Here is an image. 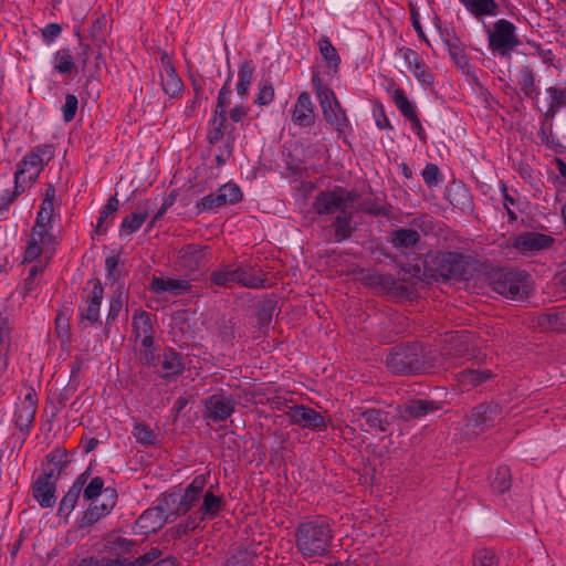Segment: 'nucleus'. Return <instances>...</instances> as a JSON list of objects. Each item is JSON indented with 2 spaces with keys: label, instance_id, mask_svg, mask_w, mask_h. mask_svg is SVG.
<instances>
[{
  "label": "nucleus",
  "instance_id": "obj_1",
  "mask_svg": "<svg viewBox=\"0 0 566 566\" xmlns=\"http://www.w3.org/2000/svg\"><path fill=\"white\" fill-rule=\"evenodd\" d=\"M295 546L305 559L328 556L334 539V531L326 516L318 515L301 522L295 532Z\"/></svg>",
  "mask_w": 566,
  "mask_h": 566
},
{
  "label": "nucleus",
  "instance_id": "obj_2",
  "mask_svg": "<svg viewBox=\"0 0 566 566\" xmlns=\"http://www.w3.org/2000/svg\"><path fill=\"white\" fill-rule=\"evenodd\" d=\"M385 365L396 375L420 374L436 366V357L431 347L420 343H401L390 348Z\"/></svg>",
  "mask_w": 566,
  "mask_h": 566
},
{
  "label": "nucleus",
  "instance_id": "obj_3",
  "mask_svg": "<svg viewBox=\"0 0 566 566\" xmlns=\"http://www.w3.org/2000/svg\"><path fill=\"white\" fill-rule=\"evenodd\" d=\"M490 284L494 292L513 301L527 298L533 292L531 275L518 269H499L492 274Z\"/></svg>",
  "mask_w": 566,
  "mask_h": 566
},
{
  "label": "nucleus",
  "instance_id": "obj_4",
  "mask_svg": "<svg viewBox=\"0 0 566 566\" xmlns=\"http://www.w3.org/2000/svg\"><path fill=\"white\" fill-rule=\"evenodd\" d=\"M209 282L210 286L229 287L233 283H238L249 289H263L265 287L266 279L261 270L245 265L234 266L226 264L210 273Z\"/></svg>",
  "mask_w": 566,
  "mask_h": 566
},
{
  "label": "nucleus",
  "instance_id": "obj_5",
  "mask_svg": "<svg viewBox=\"0 0 566 566\" xmlns=\"http://www.w3.org/2000/svg\"><path fill=\"white\" fill-rule=\"evenodd\" d=\"M489 48L492 52L503 57H509L512 51L521 44L516 34V27L506 19H500L493 23L489 31Z\"/></svg>",
  "mask_w": 566,
  "mask_h": 566
},
{
  "label": "nucleus",
  "instance_id": "obj_6",
  "mask_svg": "<svg viewBox=\"0 0 566 566\" xmlns=\"http://www.w3.org/2000/svg\"><path fill=\"white\" fill-rule=\"evenodd\" d=\"M434 271L447 280H465L470 273V258L459 252H442L433 259Z\"/></svg>",
  "mask_w": 566,
  "mask_h": 566
},
{
  "label": "nucleus",
  "instance_id": "obj_7",
  "mask_svg": "<svg viewBox=\"0 0 566 566\" xmlns=\"http://www.w3.org/2000/svg\"><path fill=\"white\" fill-rule=\"evenodd\" d=\"M502 406L497 402H482L475 406L465 422L468 434L479 436L492 428L502 416Z\"/></svg>",
  "mask_w": 566,
  "mask_h": 566
},
{
  "label": "nucleus",
  "instance_id": "obj_8",
  "mask_svg": "<svg viewBox=\"0 0 566 566\" xmlns=\"http://www.w3.org/2000/svg\"><path fill=\"white\" fill-rule=\"evenodd\" d=\"M54 157V147L52 145H39L28 154L14 174V184L20 182V178L29 172V180L35 181L44 165Z\"/></svg>",
  "mask_w": 566,
  "mask_h": 566
},
{
  "label": "nucleus",
  "instance_id": "obj_9",
  "mask_svg": "<svg viewBox=\"0 0 566 566\" xmlns=\"http://www.w3.org/2000/svg\"><path fill=\"white\" fill-rule=\"evenodd\" d=\"M237 401L224 390H219L203 400V417L213 423L226 421L234 412Z\"/></svg>",
  "mask_w": 566,
  "mask_h": 566
},
{
  "label": "nucleus",
  "instance_id": "obj_10",
  "mask_svg": "<svg viewBox=\"0 0 566 566\" xmlns=\"http://www.w3.org/2000/svg\"><path fill=\"white\" fill-rule=\"evenodd\" d=\"M353 413L354 421L364 420V423L359 424L361 430L373 434L387 432L392 420L388 411L378 408L356 407Z\"/></svg>",
  "mask_w": 566,
  "mask_h": 566
},
{
  "label": "nucleus",
  "instance_id": "obj_11",
  "mask_svg": "<svg viewBox=\"0 0 566 566\" xmlns=\"http://www.w3.org/2000/svg\"><path fill=\"white\" fill-rule=\"evenodd\" d=\"M38 402L36 391L33 388H29L24 398L17 403L14 424L24 437H28L33 428Z\"/></svg>",
  "mask_w": 566,
  "mask_h": 566
},
{
  "label": "nucleus",
  "instance_id": "obj_12",
  "mask_svg": "<svg viewBox=\"0 0 566 566\" xmlns=\"http://www.w3.org/2000/svg\"><path fill=\"white\" fill-rule=\"evenodd\" d=\"M117 497L118 495L115 489L106 488L104 490L102 501H99L98 499L91 501L90 506L84 512L81 518L80 527L92 526L101 518L107 516L115 507L117 503Z\"/></svg>",
  "mask_w": 566,
  "mask_h": 566
},
{
  "label": "nucleus",
  "instance_id": "obj_13",
  "mask_svg": "<svg viewBox=\"0 0 566 566\" xmlns=\"http://www.w3.org/2000/svg\"><path fill=\"white\" fill-rule=\"evenodd\" d=\"M554 243L553 237L534 231L522 232L512 240V247L523 255H533L549 249Z\"/></svg>",
  "mask_w": 566,
  "mask_h": 566
},
{
  "label": "nucleus",
  "instance_id": "obj_14",
  "mask_svg": "<svg viewBox=\"0 0 566 566\" xmlns=\"http://www.w3.org/2000/svg\"><path fill=\"white\" fill-rule=\"evenodd\" d=\"M56 475L52 471L41 472L31 484L32 496L42 509H51L56 503Z\"/></svg>",
  "mask_w": 566,
  "mask_h": 566
},
{
  "label": "nucleus",
  "instance_id": "obj_15",
  "mask_svg": "<svg viewBox=\"0 0 566 566\" xmlns=\"http://www.w3.org/2000/svg\"><path fill=\"white\" fill-rule=\"evenodd\" d=\"M208 247L199 244H186L179 251L177 255V266L186 272H196L203 269L208 263L207 256Z\"/></svg>",
  "mask_w": 566,
  "mask_h": 566
},
{
  "label": "nucleus",
  "instance_id": "obj_16",
  "mask_svg": "<svg viewBox=\"0 0 566 566\" xmlns=\"http://www.w3.org/2000/svg\"><path fill=\"white\" fill-rule=\"evenodd\" d=\"M286 415L292 424L301 428L311 429L313 431H323L326 429L324 417L311 407L295 405L290 408Z\"/></svg>",
  "mask_w": 566,
  "mask_h": 566
},
{
  "label": "nucleus",
  "instance_id": "obj_17",
  "mask_svg": "<svg viewBox=\"0 0 566 566\" xmlns=\"http://www.w3.org/2000/svg\"><path fill=\"white\" fill-rule=\"evenodd\" d=\"M51 228V226L34 222L24 251L23 262L31 263L43 253L44 247L49 245L53 239Z\"/></svg>",
  "mask_w": 566,
  "mask_h": 566
},
{
  "label": "nucleus",
  "instance_id": "obj_18",
  "mask_svg": "<svg viewBox=\"0 0 566 566\" xmlns=\"http://www.w3.org/2000/svg\"><path fill=\"white\" fill-rule=\"evenodd\" d=\"M469 337L464 332L448 335L441 345L440 354L446 360L458 364L462 358L470 356Z\"/></svg>",
  "mask_w": 566,
  "mask_h": 566
},
{
  "label": "nucleus",
  "instance_id": "obj_19",
  "mask_svg": "<svg viewBox=\"0 0 566 566\" xmlns=\"http://www.w3.org/2000/svg\"><path fill=\"white\" fill-rule=\"evenodd\" d=\"M104 295V287L99 280L94 281L93 290L86 298V305L80 308V324L83 327L88 322L90 324H101L99 321V307Z\"/></svg>",
  "mask_w": 566,
  "mask_h": 566
},
{
  "label": "nucleus",
  "instance_id": "obj_20",
  "mask_svg": "<svg viewBox=\"0 0 566 566\" xmlns=\"http://www.w3.org/2000/svg\"><path fill=\"white\" fill-rule=\"evenodd\" d=\"M439 409V402L429 399H411L407 402L398 405L396 408L397 417L403 421L419 419L429 412L437 411Z\"/></svg>",
  "mask_w": 566,
  "mask_h": 566
},
{
  "label": "nucleus",
  "instance_id": "obj_21",
  "mask_svg": "<svg viewBox=\"0 0 566 566\" xmlns=\"http://www.w3.org/2000/svg\"><path fill=\"white\" fill-rule=\"evenodd\" d=\"M206 484V476L202 474L197 475L185 489L184 494L176 506L175 514L181 516L190 512L198 504Z\"/></svg>",
  "mask_w": 566,
  "mask_h": 566
},
{
  "label": "nucleus",
  "instance_id": "obj_22",
  "mask_svg": "<svg viewBox=\"0 0 566 566\" xmlns=\"http://www.w3.org/2000/svg\"><path fill=\"white\" fill-rule=\"evenodd\" d=\"M135 548V541L118 535H109L105 539V549L111 555L106 559H119L123 566L132 563L129 558L134 556Z\"/></svg>",
  "mask_w": 566,
  "mask_h": 566
},
{
  "label": "nucleus",
  "instance_id": "obj_23",
  "mask_svg": "<svg viewBox=\"0 0 566 566\" xmlns=\"http://www.w3.org/2000/svg\"><path fill=\"white\" fill-rule=\"evenodd\" d=\"M355 209L354 207H347L342 209L337 216L333 219L331 227L334 230V241L343 242L353 235L356 231V223L354 222Z\"/></svg>",
  "mask_w": 566,
  "mask_h": 566
},
{
  "label": "nucleus",
  "instance_id": "obj_24",
  "mask_svg": "<svg viewBox=\"0 0 566 566\" xmlns=\"http://www.w3.org/2000/svg\"><path fill=\"white\" fill-rule=\"evenodd\" d=\"M150 289L156 294L170 293L174 296H181L191 291V284L185 279L154 276Z\"/></svg>",
  "mask_w": 566,
  "mask_h": 566
},
{
  "label": "nucleus",
  "instance_id": "obj_25",
  "mask_svg": "<svg viewBox=\"0 0 566 566\" xmlns=\"http://www.w3.org/2000/svg\"><path fill=\"white\" fill-rule=\"evenodd\" d=\"M400 55L405 60L407 67L412 72L413 76L423 85L433 83V75L427 70L424 62L419 54L410 48H401Z\"/></svg>",
  "mask_w": 566,
  "mask_h": 566
},
{
  "label": "nucleus",
  "instance_id": "obj_26",
  "mask_svg": "<svg viewBox=\"0 0 566 566\" xmlns=\"http://www.w3.org/2000/svg\"><path fill=\"white\" fill-rule=\"evenodd\" d=\"M292 120L301 127H311L315 123L314 106L307 92H302L294 105Z\"/></svg>",
  "mask_w": 566,
  "mask_h": 566
},
{
  "label": "nucleus",
  "instance_id": "obj_27",
  "mask_svg": "<svg viewBox=\"0 0 566 566\" xmlns=\"http://www.w3.org/2000/svg\"><path fill=\"white\" fill-rule=\"evenodd\" d=\"M133 331L136 338L140 339L145 348H150L154 345V326L153 315L148 312L142 311L136 313L133 317Z\"/></svg>",
  "mask_w": 566,
  "mask_h": 566
},
{
  "label": "nucleus",
  "instance_id": "obj_28",
  "mask_svg": "<svg viewBox=\"0 0 566 566\" xmlns=\"http://www.w3.org/2000/svg\"><path fill=\"white\" fill-rule=\"evenodd\" d=\"M313 208L317 214L327 216L335 212L338 213L345 207H343V199L335 189L318 192L313 202Z\"/></svg>",
  "mask_w": 566,
  "mask_h": 566
},
{
  "label": "nucleus",
  "instance_id": "obj_29",
  "mask_svg": "<svg viewBox=\"0 0 566 566\" xmlns=\"http://www.w3.org/2000/svg\"><path fill=\"white\" fill-rule=\"evenodd\" d=\"M169 522L166 510L158 505L146 510L137 520V525L144 533H155Z\"/></svg>",
  "mask_w": 566,
  "mask_h": 566
},
{
  "label": "nucleus",
  "instance_id": "obj_30",
  "mask_svg": "<svg viewBox=\"0 0 566 566\" xmlns=\"http://www.w3.org/2000/svg\"><path fill=\"white\" fill-rule=\"evenodd\" d=\"M492 377L493 374L489 369L465 368L457 374V381L461 390L469 391Z\"/></svg>",
  "mask_w": 566,
  "mask_h": 566
},
{
  "label": "nucleus",
  "instance_id": "obj_31",
  "mask_svg": "<svg viewBox=\"0 0 566 566\" xmlns=\"http://www.w3.org/2000/svg\"><path fill=\"white\" fill-rule=\"evenodd\" d=\"M170 335L172 340L181 348L189 347L196 339L193 326L187 318H175Z\"/></svg>",
  "mask_w": 566,
  "mask_h": 566
},
{
  "label": "nucleus",
  "instance_id": "obj_32",
  "mask_svg": "<svg viewBox=\"0 0 566 566\" xmlns=\"http://www.w3.org/2000/svg\"><path fill=\"white\" fill-rule=\"evenodd\" d=\"M449 202L462 211H470L473 208L472 196L462 182H452L447 189Z\"/></svg>",
  "mask_w": 566,
  "mask_h": 566
},
{
  "label": "nucleus",
  "instance_id": "obj_33",
  "mask_svg": "<svg viewBox=\"0 0 566 566\" xmlns=\"http://www.w3.org/2000/svg\"><path fill=\"white\" fill-rule=\"evenodd\" d=\"M90 38L92 40L93 45L96 49L95 59L98 61L102 57V50L107 44V18L105 14L99 15L92 23L88 29Z\"/></svg>",
  "mask_w": 566,
  "mask_h": 566
},
{
  "label": "nucleus",
  "instance_id": "obj_34",
  "mask_svg": "<svg viewBox=\"0 0 566 566\" xmlns=\"http://www.w3.org/2000/svg\"><path fill=\"white\" fill-rule=\"evenodd\" d=\"M538 325L554 332H566V306L555 307L539 315Z\"/></svg>",
  "mask_w": 566,
  "mask_h": 566
},
{
  "label": "nucleus",
  "instance_id": "obj_35",
  "mask_svg": "<svg viewBox=\"0 0 566 566\" xmlns=\"http://www.w3.org/2000/svg\"><path fill=\"white\" fill-rule=\"evenodd\" d=\"M444 43L448 48L449 55H450L451 60L453 61V63L463 73H469L470 72V63H469V59L464 51V45L461 42V40L458 36L452 35V36H449L448 39H446Z\"/></svg>",
  "mask_w": 566,
  "mask_h": 566
},
{
  "label": "nucleus",
  "instance_id": "obj_36",
  "mask_svg": "<svg viewBox=\"0 0 566 566\" xmlns=\"http://www.w3.org/2000/svg\"><path fill=\"white\" fill-rule=\"evenodd\" d=\"M322 112L325 120L338 133L344 134L349 127V120L346 116V112L338 101H335V105L329 107L324 106V111Z\"/></svg>",
  "mask_w": 566,
  "mask_h": 566
},
{
  "label": "nucleus",
  "instance_id": "obj_37",
  "mask_svg": "<svg viewBox=\"0 0 566 566\" xmlns=\"http://www.w3.org/2000/svg\"><path fill=\"white\" fill-rule=\"evenodd\" d=\"M419 241L420 234L416 229L401 228L390 232V243L400 251L412 249Z\"/></svg>",
  "mask_w": 566,
  "mask_h": 566
},
{
  "label": "nucleus",
  "instance_id": "obj_38",
  "mask_svg": "<svg viewBox=\"0 0 566 566\" xmlns=\"http://www.w3.org/2000/svg\"><path fill=\"white\" fill-rule=\"evenodd\" d=\"M149 202L150 201L147 200L143 208L140 206L139 212H134L123 219L119 230L120 235H130L142 228L149 216Z\"/></svg>",
  "mask_w": 566,
  "mask_h": 566
},
{
  "label": "nucleus",
  "instance_id": "obj_39",
  "mask_svg": "<svg viewBox=\"0 0 566 566\" xmlns=\"http://www.w3.org/2000/svg\"><path fill=\"white\" fill-rule=\"evenodd\" d=\"M465 9L475 18L496 15L499 4L494 0H459Z\"/></svg>",
  "mask_w": 566,
  "mask_h": 566
},
{
  "label": "nucleus",
  "instance_id": "obj_40",
  "mask_svg": "<svg viewBox=\"0 0 566 566\" xmlns=\"http://www.w3.org/2000/svg\"><path fill=\"white\" fill-rule=\"evenodd\" d=\"M160 364L165 378L180 375L185 368L182 356L172 349L164 352Z\"/></svg>",
  "mask_w": 566,
  "mask_h": 566
},
{
  "label": "nucleus",
  "instance_id": "obj_41",
  "mask_svg": "<svg viewBox=\"0 0 566 566\" xmlns=\"http://www.w3.org/2000/svg\"><path fill=\"white\" fill-rule=\"evenodd\" d=\"M517 82L523 94L533 101H537L539 88L535 84V74L530 66H523L517 74Z\"/></svg>",
  "mask_w": 566,
  "mask_h": 566
},
{
  "label": "nucleus",
  "instance_id": "obj_42",
  "mask_svg": "<svg viewBox=\"0 0 566 566\" xmlns=\"http://www.w3.org/2000/svg\"><path fill=\"white\" fill-rule=\"evenodd\" d=\"M227 114H217L213 112L212 118L208 123L207 140L210 145L220 143L227 130Z\"/></svg>",
  "mask_w": 566,
  "mask_h": 566
},
{
  "label": "nucleus",
  "instance_id": "obj_43",
  "mask_svg": "<svg viewBox=\"0 0 566 566\" xmlns=\"http://www.w3.org/2000/svg\"><path fill=\"white\" fill-rule=\"evenodd\" d=\"M46 460L48 463L42 468L41 472L48 473L52 471V475H56V481H59L69 464L67 454L61 449H55L46 455Z\"/></svg>",
  "mask_w": 566,
  "mask_h": 566
},
{
  "label": "nucleus",
  "instance_id": "obj_44",
  "mask_svg": "<svg viewBox=\"0 0 566 566\" xmlns=\"http://www.w3.org/2000/svg\"><path fill=\"white\" fill-rule=\"evenodd\" d=\"M224 506V501L221 496L214 495L211 491H207L203 495L202 503L198 510L199 516L214 518Z\"/></svg>",
  "mask_w": 566,
  "mask_h": 566
},
{
  "label": "nucleus",
  "instance_id": "obj_45",
  "mask_svg": "<svg viewBox=\"0 0 566 566\" xmlns=\"http://www.w3.org/2000/svg\"><path fill=\"white\" fill-rule=\"evenodd\" d=\"M490 485L493 492L503 494L509 491L512 485L511 470L506 465H500L490 476Z\"/></svg>",
  "mask_w": 566,
  "mask_h": 566
},
{
  "label": "nucleus",
  "instance_id": "obj_46",
  "mask_svg": "<svg viewBox=\"0 0 566 566\" xmlns=\"http://www.w3.org/2000/svg\"><path fill=\"white\" fill-rule=\"evenodd\" d=\"M255 67L252 61H244L238 72L239 81L237 83V93L240 97H247L249 93V86L253 81Z\"/></svg>",
  "mask_w": 566,
  "mask_h": 566
},
{
  "label": "nucleus",
  "instance_id": "obj_47",
  "mask_svg": "<svg viewBox=\"0 0 566 566\" xmlns=\"http://www.w3.org/2000/svg\"><path fill=\"white\" fill-rule=\"evenodd\" d=\"M161 87L163 91L172 98H177L181 95L184 90V83L178 76L176 70L161 72Z\"/></svg>",
  "mask_w": 566,
  "mask_h": 566
},
{
  "label": "nucleus",
  "instance_id": "obj_48",
  "mask_svg": "<svg viewBox=\"0 0 566 566\" xmlns=\"http://www.w3.org/2000/svg\"><path fill=\"white\" fill-rule=\"evenodd\" d=\"M126 300L127 293L124 287V284H118L109 300V308L106 317V325H112L117 319Z\"/></svg>",
  "mask_w": 566,
  "mask_h": 566
},
{
  "label": "nucleus",
  "instance_id": "obj_49",
  "mask_svg": "<svg viewBox=\"0 0 566 566\" xmlns=\"http://www.w3.org/2000/svg\"><path fill=\"white\" fill-rule=\"evenodd\" d=\"M546 93L549 95L546 116L554 117L559 109L566 107V86H549L546 88Z\"/></svg>",
  "mask_w": 566,
  "mask_h": 566
},
{
  "label": "nucleus",
  "instance_id": "obj_50",
  "mask_svg": "<svg viewBox=\"0 0 566 566\" xmlns=\"http://www.w3.org/2000/svg\"><path fill=\"white\" fill-rule=\"evenodd\" d=\"M11 344L10 326L7 319L0 318V373L8 367Z\"/></svg>",
  "mask_w": 566,
  "mask_h": 566
},
{
  "label": "nucleus",
  "instance_id": "obj_51",
  "mask_svg": "<svg viewBox=\"0 0 566 566\" xmlns=\"http://www.w3.org/2000/svg\"><path fill=\"white\" fill-rule=\"evenodd\" d=\"M318 46L323 59L325 60L327 66L333 71V73H337L340 57L337 53V50L332 44L328 38L323 36L318 41Z\"/></svg>",
  "mask_w": 566,
  "mask_h": 566
},
{
  "label": "nucleus",
  "instance_id": "obj_52",
  "mask_svg": "<svg viewBox=\"0 0 566 566\" xmlns=\"http://www.w3.org/2000/svg\"><path fill=\"white\" fill-rule=\"evenodd\" d=\"M218 335L224 344L232 346L237 337L241 336L235 319L233 317H222L218 322Z\"/></svg>",
  "mask_w": 566,
  "mask_h": 566
},
{
  "label": "nucleus",
  "instance_id": "obj_53",
  "mask_svg": "<svg viewBox=\"0 0 566 566\" xmlns=\"http://www.w3.org/2000/svg\"><path fill=\"white\" fill-rule=\"evenodd\" d=\"M391 97L396 107L399 109V112L406 119H410L417 115L416 106L413 105V103L409 101L402 88H395Z\"/></svg>",
  "mask_w": 566,
  "mask_h": 566
},
{
  "label": "nucleus",
  "instance_id": "obj_54",
  "mask_svg": "<svg viewBox=\"0 0 566 566\" xmlns=\"http://www.w3.org/2000/svg\"><path fill=\"white\" fill-rule=\"evenodd\" d=\"M78 485L80 484H72V486L69 489L66 494L61 500L57 512L60 516L67 517L74 510L81 495V486Z\"/></svg>",
  "mask_w": 566,
  "mask_h": 566
},
{
  "label": "nucleus",
  "instance_id": "obj_55",
  "mask_svg": "<svg viewBox=\"0 0 566 566\" xmlns=\"http://www.w3.org/2000/svg\"><path fill=\"white\" fill-rule=\"evenodd\" d=\"M312 83L316 91L322 111H324V106L329 107L332 105H335V101H338L335 96V93L333 92V90L322 84V81L317 74L313 76Z\"/></svg>",
  "mask_w": 566,
  "mask_h": 566
},
{
  "label": "nucleus",
  "instance_id": "obj_56",
  "mask_svg": "<svg viewBox=\"0 0 566 566\" xmlns=\"http://www.w3.org/2000/svg\"><path fill=\"white\" fill-rule=\"evenodd\" d=\"M54 69L61 74H69L75 69V62L70 49L64 48L55 53Z\"/></svg>",
  "mask_w": 566,
  "mask_h": 566
},
{
  "label": "nucleus",
  "instance_id": "obj_57",
  "mask_svg": "<svg viewBox=\"0 0 566 566\" xmlns=\"http://www.w3.org/2000/svg\"><path fill=\"white\" fill-rule=\"evenodd\" d=\"M133 436L143 446H154L158 438L157 433L148 424L142 422L135 423Z\"/></svg>",
  "mask_w": 566,
  "mask_h": 566
},
{
  "label": "nucleus",
  "instance_id": "obj_58",
  "mask_svg": "<svg viewBox=\"0 0 566 566\" xmlns=\"http://www.w3.org/2000/svg\"><path fill=\"white\" fill-rule=\"evenodd\" d=\"M360 211L375 217L381 216L389 218L392 214V206L381 205L374 199H366L360 203Z\"/></svg>",
  "mask_w": 566,
  "mask_h": 566
},
{
  "label": "nucleus",
  "instance_id": "obj_59",
  "mask_svg": "<svg viewBox=\"0 0 566 566\" xmlns=\"http://www.w3.org/2000/svg\"><path fill=\"white\" fill-rule=\"evenodd\" d=\"M118 207L119 201L116 198V196H113L107 200V203L103 207V209L99 212V217L95 226V232L97 234H103L106 231V229H103V224L108 219V217L114 216L117 212Z\"/></svg>",
  "mask_w": 566,
  "mask_h": 566
},
{
  "label": "nucleus",
  "instance_id": "obj_60",
  "mask_svg": "<svg viewBox=\"0 0 566 566\" xmlns=\"http://www.w3.org/2000/svg\"><path fill=\"white\" fill-rule=\"evenodd\" d=\"M55 332L57 337L63 342H70L71 339V325L70 316L66 308L59 311L55 317Z\"/></svg>",
  "mask_w": 566,
  "mask_h": 566
},
{
  "label": "nucleus",
  "instance_id": "obj_61",
  "mask_svg": "<svg viewBox=\"0 0 566 566\" xmlns=\"http://www.w3.org/2000/svg\"><path fill=\"white\" fill-rule=\"evenodd\" d=\"M224 206V199L220 196V192H211L201 198L197 205V212L201 213L208 210H216Z\"/></svg>",
  "mask_w": 566,
  "mask_h": 566
},
{
  "label": "nucleus",
  "instance_id": "obj_62",
  "mask_svg": "<svg viewBox=\"0 0 566 566\" xmlns=\"http://www.w3.org/2000/svg\"><path fill=\"white\" fill-rule=\"evenodd\" d=\"M203 521V516H199L198 513L190 514L186 521L179 523L172 528V535L176 537H182L190 531L197 528V526Z\"/></svg>",
  "mask_w": 566,
  "mask_h": 566
},
{
  "label": "nucleus",
  "instance_id": "obj_63",
  "mask_svg": "<svg viewBox=\"0 0 566 566\" xmlns=\"http://www.w3.org/2000/svg\"><path fill=\"white\" fill-rule=\"evenodd\" d=\"M274 99V87L269 80H261L259 82V92L255 96L254 104L265 106Z\"/></svg>",
  "mask_w": 566,
  "mask_h": 566
},
{
  "label": "nucleus",
  "instance_id": "obj_64",
  "mask_svg": "<svg viewBox=\"0 0 566 566\" xmlns=\"http://www.w3.org/2000/svg\"><path fill=\"white\" fill-rule=\"evenodd\" d=\"M104 480L101 476L93 478L86 488L83 490V497L86 501L97 500L99 495L104 494Z\"/></svg>",
  "mask_w": 566,
  "mask_h": 566
}]
</instances>
